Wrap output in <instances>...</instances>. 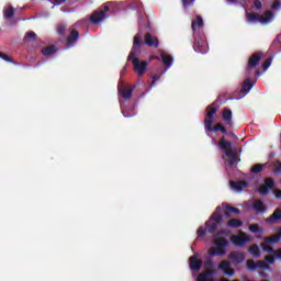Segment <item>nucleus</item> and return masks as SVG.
<instances>
[{
    "instance_id": "34",
    "label": "nucleus",
    "mask_w": 281,
    "mask_h": 281,
    "mask_svg": "<svg viewBox=\"0 0 281 281\" xmlns=\"http://www.w3.org/2000/svg\"><path fill=\"white\" fill-rule=\"evenodd\" d=\"M265 165H255L251 167L250 172L260 173L263 170Z\"/></svg>"
},
{
    "instance_id": "16",
    "label": "nucleus",
    "mask_w": 281,
    "mask_h": 281,
    "mask_svg": "<svg viewBox=\"0 0 281 281\" xmlns=\"http://www.w3.org/2000/svg\"><path fill=\"white\" fill-rule=\"evenodd\" d=\"M160 58L162 61V65L169 69L173 65V57L166 52H160Z\"/></svg>"
},
{
    "instance_id": "44",
    "label": "nucleus",
    "mask_w": 281,
    "mask_h": 281,
    "mask_svg": "<svg viewBox=\"0 0 281 281\" xmlns=\"http://www.w3.org/2000/svg\"><path fill=\"white\" fill-rule=\"evenodd\" d=\"M265 261L268 262L269 265H273L274 263L273 255H267L265 258Z\"/></svg>"
},
{
    "instance_id": "18",
    "label": "nucleus",
    "mask_w": 281,
    "mask_h": 281,
    "mask_svg": "<svg viewBox=\"0 0 281 281\" xmlns=\"http://www.w3.org/2000/svg\"><path fill=\"white\" fill-rule=\"evenodd\" d=\"M280 220H281V207H278V209H274L273 214L268 216L267 223L268 224H276Z\"/></svg>"
},
{
    "instance_id": "20",
    "label": "nucleus",
    "mask_w": 281,
    "mask_h": 281,
    "mask_svg": "<svg viewBox=\"0 0 281 281\" xmlns=\"http://www.w3.org/2000/svg\"><path fill=\"white\" fill-rule=\"evenodd\" d=\"M231 188L235 189L236 192H243L244 189L248 188V183L245 181H231Z\"/></svg>"
},
{
    "instance_id": "53",
    "label": "nucleus",
    "mask_w": 281,
    "mask_h": 281,
    "mask_svg": "<svg viewBox=\"0 0 281 281\" xmlns=\"http://www.w3.org/2000/svg\"><path fill=\"white\" fill-rule=\"evenodd\" d=\"M255 77H260V70L255 71Z\"/></svg>"
},
{
    "instance_id": "45",
    "label": "nucleus",
    "mask_w": 281,
    "mask_h": 281,
    "mask_svg": "<svg viewBox=\"0 0 281 281\" xmlns=\"http://www.w3.org/2000/svg\"><path fill=\"white\" fill-rule=\"evenodd\" d=\"M255 10L260 11L262 8V3L259 0L254 1Z\"/></svg>"
},
{
    "instance_id": "22",
    "label": "nucleus",
    "mask_w": 281,
    "mask_h": 281,
    "mask_svg": "<svg viewBox=\"0 0 281 281\" xmlns=\"http://www.w3.org/2000/svg\"><path fill=\"white\" fill-rule=\"evenodd\" d=\"M221 211H222L221 206H217L216 211L211 214V221H213L217 225H221L223 223V216L220 213Z\"/></svg>"
},
{
    "instance_id": "31",
    "label": "nucleus",
    "mask_w": 281,
    "mask_h": 281,
    "mask_svg": "<svg viewBox=\"0 0 281 281\" xmlns=\"http://www.w3.org/2000/svg\"><path fill=\"white\" fill-rule=\"evenodd\" d=\"M243 226V222L237 218H233L228 222V227L231 228H239Z\"/></svg>"
},
{
    "instance_id": "55",
    "label": "nucleus",
    "mask_w": 281,
    "mask_h": 281,
    "mask_svg": "<svg viewBox=\"0 0 281 281\" xmlns=\"http://www.w3.org/2000/svg\"><path fill=\"white\" fill-rule=\"evenodd\" d=\"M228 135H229L231 137H235V135H234L233 132H231Z\"/></svg>"
},
{
    "instance_id": "1",
    "label": "nucleus",
    "mask_w": 281,
    "mask_h": 281,
    "mask_svg": "<svg viewBox=\"0 0 281 281\" xmlns=\"http://www.w3.org/2000/svg\"><path fill=\"white\" fill-rule=\"evenodd\" d=\"M218 111L217 101L212 102L211 105L206 108V116L204 119V130L205 133H215L220 131L222 134L227 135V128L222 123H217L214 127V114Z\"/></svg>"
},
{
    "instance_id": "32",
    "label": "nucleus",
    "mask_w": 281,
    "mask_h": 281,
    "mask_svg": "<svg viewBox=\"0 0 281 281\" xmlns=\"http://www.w3.org/2000/svg\"><path fill=\"white\" fill-rule=\"evenodd\" d=\"M249 232L252 234H263V231L260 229V226L258 223L250 224L249 225Z\"/></svg>"
},
{
    "instance_id": "4",
    "label": "nucleus",
    "mask_w": 281,
    "mask_h": 281,
    "mask_svg": "<svg viewBox=\"0 0 281 281\" xmlns=\"http://www.w3.org/2000/svg\"><path fill=\"white\" fill-rule=\"evenodd\" d=\"M214 245L216 248H211L209 254L211 257L225 256L228 247V239L221 237L220 235L214 236Z\"/></svg>"
},
{
    "instance_id": "26",
    "label": "nucleus",
    "mask_w": 281,
    "mask_h": 281,
    "mask_svg": "<svg viewBox=\"0 0 281 281\" xmlns=\"http://www.w3.org/2000/svg\"><path fill=\"white\" fill-rule=\"evenodd\" d=\"M252 209L257 213L266 212L267 211V206H266V204L263 203L262 200H255V202L252 204Z\"/></svg>"
},
{
    "instance_id": "6",
    "label": "nucleus",
    "mask_w": 281,
    "mask_h": 281,
    "mask_svg": "<svg viewBox=\"0 0 281 281\" xmlns=\"http://www.w3.org/2000/svg\"><path fill=\"white\" fill-rule=\"evenodd\" d=\"M246 18L249 23H269L273 19V13L270 10H267L262 15L259 13H249L246 11Z\"/></svg>"
},
{
    "instance_id": "2",
    "label": "nucleus",
    "mask_w": 281,
    "mask_h": 281,
    "mask_svg": "<svg viewBox=\"0 0 281 281\" xmlns=\"http://www.w3.org/2000/svg\"><path fill=\"white\" fill-rule=\"evenodd\" d=\"M261 58H262V53H260V52H257L249 57V61H248L247 68H246L248 78L245 79V81L243 82V86L239 90V92L243 95H247L249 93V91L252 89L255 83L251 82L250 71H251V69L256 68L260 64Z\"/></svg>"
},
{
    "instance_id": "47",
    "label": "nucleus",
    "mask_w": 281,
    "mask_h": 281,
    "mask_svg": "<svg viewBox=\"0 0 281 281\" xmlns=\"http://www.w3.org/2000/svg\"><path fill=\"white\" fill-rule=\"evenodd\" d=\"M246 0H227L228 3L231 4H243Z\"/></svg>"
},
{
    "instance_id": "23",
    "label": "nucleus",
    "mask_w": 281,
    "mask_h": 281,
    "mask_svg": "<svg viewBox=\"0 0 281 281\" xmlns=\"http://www.w3.org/2000/svg\"><path fill=\"white\" fill-rule=\"evenodd\" d=\"M134 90H135V86H132L128 89H119V94L125 100H127L132 98Z\"/></svg>"
},
{
    "instance_id": "28",
    "label": "nucleus",
    "mask_w": 281,
    "mask_h": 281,
    "mask_svg": "<svg viewBox=\"0 0 281 281\" xmlns=\"http://www.w3.org/2000/svg\"><path fill=\"white\" fill-rule=\"evenodd\" d=\"M205 225L209 234H214L218 229V224L215 222H211V220L205 222Z\"/></svg>"
},
{
    "instance_id": "49",
    "label": "nucleus",
    "mask_w": 281,
    "mask_h": 281,
    "mask_svg": "<svg viewBox=\"0 0 281 281\" xmlns=\"http://www.w3.org/2000/svg\"><path fill=\"white\" fill-rule=\"evenodd\" d=\"M57 5L65 4L67 0H54Z\"/></svg>"
},
{
    "instance_id": "39",
    "label": "nucleus",
    "mask_w": 281,
    "mask_h": 281,
    "mask_svg": "<svg viewBox=\"0 0 281 281\" xmlns=\"http://www.w3.org/2000/svg\"><path fill=\"white\" fill-rule=\"evenodd\" d=\"M207 233V227L198 228V238H202Z\"/></svg>"
},
{
    "instance_id": "57",
    "label": "nucleus",
    "mask_w": 281,
    "mask_h": 281,
    "mask_svg": "<svg viewBox=\"0 0 281 281\" xmlns=\"http://www.w3.org/2000/svg\"><path fill=\"white\" fill-rule=\"evenodd\" d=\"M125 115V117H128V115H126V114H124Z\"/></svg>"
},
{
    "instance_id": "15",
    "label": "nucleus",
    "mask_w": 281,
    "mask_h": 281,
    "mask_svg": "<svg viewBox=\"0 0 281 281\" xmlns=\"http://www.w3.org/2000/svg\"><path fill=\"white\" fill-rule=\"evenodd\" d=\"M232 262H235L236 265H240L245 261L246 255L240 251H232L228 256Z\"/></svg>"
},
{
    "instance_id": "27",
    "label": "nucleus",
    "mask_w": 281,
    "mask_h": 281,
    "mask_svg": "<svg viewBox=\"0 0 281 281\" xmlns=\"http://www.w3.org/2000/svg\"><path fill=\"white\" fill-rule=\"evenodd\" d=\"M79 40V32L77 30H72L67 37V44L72 45L76 44Z\"/></svg>"
},
{
    "instance_id": "7",
    "label": "nucleus",
    "mask_w": 281,
    "mask_h": 281,
    "mask_svg": "<svg viewBox=\"0 0 281 281\" xmlns=\"http://www.w3.org/2000/svg\"><path fill=\"white\" fill-rule=\"evenodd\" d=\"M132 65L134 67V71L139 76H144L147 71V68L149 66V63L146 60H139L138 57L133 56L132 58Z\"/></svg>"
},
{
    "instance_id": "24",
    "label": "nucleus",
    "mask_w": 281,
    "mask_h": 281,
    "mask_svg": "<svg viewBox=\"0 0 281 281\" xmlns=\"http://www.w3.org/2000/svg\"><path fill=\"white\" fill-rule=\"evenodd\" d=\"M58 52V48L55 45H49L47 47L42 48V54L45 57L54 56Z\"/></svg>"
},
{
    "instance_id": "52",
    "label": "nucleus",
    "mask_w": 281,
    "mask_h": 281,
    "mask_svg": "<svg viewBox=\"0 0 281 281\" xmlns=\"http://www.w3.org/2000/svg\"><path fill=\"white\" fill-rule=\"evenodd\" d=\"M276 172H277V173H281V165H279L278 167H276Z\"/></svg>"
},
{
    "instance_id": "3",
    "label": "nucleus",
    "mask_w": 281,
    "mask_h": 281,
    "mask_svg": "<svg viewBox=\"0 0 281 281\" xmlns=\"http://www.w3.org/2000/svg\"><path fill=\"white\" fill-rule=\"evenodd\" d=\"M196 26L199 29H202L204 26V22L201 16H198V19H195L191 23V30L193 32V49L196 53L205 54L207 53V42L200 36H195Z\"/></svg>"
},
{
    "instance_id": "50",
    "label": "nucleus",
    "mask_w": 281,
    "mask_h": 281,
    "mask_svg": "<svg viewBox=\"0 0 281 281\" xmlns=\"http://www.w3.org/2000/svg\"><path fill=\"white\" fill-rule=\"evenodd\" d=\"M274 196H276L277 199H281V190H276V191H274Z\"/></svg>"
},
{
    "instance_id": "8",
    "label": "nucleus",
    "mask_w": 281,
    "mask_h": 281,
    "mask_svg": "<svg viewBox=\"0 0 281 281\" xmlns=\"http://www.w3.org/2000/svg\"><path fill=\"white\" fill-rule=\"evenodd\" d=\"M143 45L144 42L142 41L140 33H137L136 36H134L133 38L132 52L127 56V60H131V58L136 57L138 52H140Z\"/></svg>"
},
{
    "instance_id": "33",
    "label": "nucleus",
    "mask_w": 281,
    "mask_h": 281,
    "mask_svg": "<svg viewBox=\"0 0 281 281\" xmlns=\"http://www.w3.org/2000/svg\"><path fill=\"white\" fill-rule=\"evenodd\" d=\"M265 186L267 187L268 191L273 190L276 188V182H274L273 178H266Z\"/></svg>"
},
{
    "instance_id": "14",
    "label": "nucleus",
    "mask_w": 281,
    "mask_h": 281,
    "mask_svg": "<svg viewBox=\"0 0 281 281\" xmlns=\"http://www.w3.org/2000/svg\"><path fill=\"white\" fill-rule=\"evenodd\" d=\"M215 274V270L207 268L204 272L198 274V281H216L212 279Z\"/></svg>"
},
{
    "instance_id": "37",
    "label": "nucleus",
    "mask_w": 281,
    "mask_h": 281,
    "mask_svg": "<svg viewBox=\"0 0 281 281\" xmlns=\"http://www.w3.org/2000/svg\"><path fill=\"white\" fill-rule=\"evenodd\" d=\"M25 38H27V41H36L37 38V35L35 32L33 31H29L26 34H25Z\"/></svg>"
},
{
    "instance_id": "11",
    "label": "nucleus",
    "mask_w": 281,
    "mask_h": 281,
    "mask_svg": "<svg viewBox=\"0 0 281 281\" xmlns=\"http://www.w3.org/2000/svg\"><path fill=\"white\" fill-rule=\"evenodd\" d=\"M189 265H190V269L194 272H200L201 268L203 266V261L201 258H199V255H192L189 258Z\"/></svg>"
},
{
    "instance_id": "59",
    "label": "nucleus",
    "mask_w": 281,
    "mask_h": 281,
    "mask_svg": "<svg viewBox=\"0 0 281 281\" xmlns=\"http://www.w3.org/2000/svg\"><path fill=\"white\" fill-rule=\"evenodd\" d=\"M246 281H251V280H246Z\"/></svg>"
},
{
    "instance_id": "40",
    "label": "nucleus",
    "mask_w": 281,
    "mask_h": 281,
    "mask_svg": "<svg viewBox=\"0 0 281 281\" xmlns=\"http://www.w3.org/2000/svg\"><path fill=\"white\" fill-rule=\"evenodd\" d=\"M182 5L184 9L194 5V0H182Z\"/></svg>"
},
{
    "instance_id": "35",
    "label": "nucleus",
    "mask_w": 281,
    "mask_h": 281,
    "mask_svg": "<svg viewBox=\"0 0 281 281\" xmlns=\"http://www.w3.org/2000/svg\"><path fill=\"white\" fill-rule=\"evenodd\" d=\"M67 30V25L65 24H58L57 32L60 36L65 37V32Z\"/></svg>"
},
{
    "instance_id": "38",
    "label": "nucleus",
    "mask_w": 281,
    "mask_h": 281,
    "mask_svg": "<svg viewBox=\"0 0 281 281\" xmlns=\"http://www.w3.org/2000/svg\"><path fill=\"white\" fill-rule=\"evenodd\" d=\"M258 192H259L260 195H267L269 193V189L266 187V184H262L258 189Z\"/></svg>"
},
{
    "instance_id": "51",
    "label": "nucleus",
    "mask_w": 281,
    "mask_h": 281,
    "mask_svg": "<svg viewBox=\"0 0 281 281\" xmlns=\"http://www.w3.org/2000/svg\"><path fill=\"white\" fill-rule=\"evenodd\" d=\"M150 59L161 60V55H160V56H156V55H154V56H151V57H150Z\"/></svg>"
},
{
    "instance_id": "46",
    "label": "nucleus",
    "mask_w": 281,
    "mask_h": 281,
    "mask_svg": "<svg viewBox=\"0 0 281 281\" xmlns=\"http://www.w3.org/2000/svg\"><path fill=\"white\" fill-rule=\"evenodd\" d=\"M227 211L236 213V214H240V209H238V207L227 206Z\"/></svg>"
},
{
    "instance_id": "13",
    "label": "nucleus",
    "mask_w": 281,
    "mask_h": 281,
    "mask_svg": "<svg viewBox=\"0 0 281 281\" xmlns=\"http://www.w3.org/2000/svg\"><path fill=\"white\" fill-rule=\"evenodd\" d=\"M145 45L149 48H159V40L158 37L151 35V33L147 32L144 37Z\"/></svg>"
},
{
    "instance_id": "58",
    "label": "nucleus",
    "mask_w": 281,
    "mask_h": 281,
    "mask_svg": "<svg viewBox=\"0 0 281 281\" xmlns=\"http://www.w3.org/2000/svg\"><path fill=\"white\" fill-rule=\"evenodd\" d=\"M233 281H239V280H233Z\"/></svg>"
},
{
    "instance_id": "60",
    "label": "nucleus",
    "mask_w": 281,
    "mask_h": 281,
    "mask_svg": "<svg viewBox=\"0 0 281 281\" xmlns=\"http://www.w3.org/2000/svg\"><path fill=\"white\" fill-rule=\"evenodd\" d=\"M262 281H267V280H262Z\"/></svg>"
},
{
    "instance_id": "48",
    "label": "nucleus",
    "mask_w": 281,
    "mask_h": 281,
    "mask_svg": "<svg viewBox=\"0 0 281 281\" xmlns=\"http://www.w3.org/2000/svg\"><path fill=\"white\" fill-rule=\"evenodd\" d=\"M205 268L206 269H212L213 267V261L212 260H206L205 263H204Z\"/></svg>"
},
{
    "instance_id": "30",
    "label": "nucleus",
    "mask_w": 281,
    "mask_h": 281,
    "mask_svg": "<svg viewBox=\"0 0 281 281\" xmlns=\"http://www.w3.org/2000/svg\"><path fill=\"white\" fill-rule=\"evenodd\" d=\"M13 15H14V9L12 7H9L5 10H3V18L5 20H11Z\"/></svg>"
},
{
    "instance_id": "42",
    "label": "nucleus",
    "mask_w": 281,
    "mask_h": 281,
    "mask_svg": "<svg viewBox=\"0 0 281 281\" xmlns=\"http://www.w3.org/2000/svg\"><path fill=\"white\" fill-rule=\"evenodd\" d=\"M161 76H162V72H159V74H157V75H154V76L151 77V85H155L156 81L160 80V79H161Z\"/></svg>"
},
{
    "instance_id": "17",
    "label": "nucleus",
    "mask_w": 281,
    "mask_h": 281,
    "mask_svg": "<svg viewBox=\"0 0 281 281\" xmlns=\"http://www.w3.org/2000/svg\"><path fill=\"white\" fill-rule=\"evenodd\" d=\"M270 243H261V249L266 251L267 254H272L277 258H281V250H276L272 248V246L269 245Z\"/></svg>"
},
{
    "instance_id": "21",
    "label": "nucleus",
    "mask_w": 281,
    "mask_h": 281,
    "mask_svg": "<svg viewBox=\"0 0 281 281\" xmlns=\"http://www.w3.org/2000/svg\"><path fill=\"white\" fill-rule=\"evenodd\" d=\"M263 241L270 243V244L280 243L281 241V227L279 228L277 234L271 235L270 237H263Z\"/></svg>"
},
{
    "instance_id": "12",
    "label": "nucleus",
    "mask_w": 281,
    "mask_h": 281,
    "mask_svg": "<svg viewBox=\"0 0 281 281\" xmlns=\"http://www.w3.org/2000/svg\"><path fill=\"white\" fill-rule=\"evenodd\" d=\"M109 11H110V7L105 5L103 10L95 11L94 13H92V15L90 16V21L94 24L100 23L105 19V13Z\"/></svg>"
},
{
    "instance_id": "56",
    "label": "nucleus",
    "mask_w": 281,
    "mask_h": 281,
    "mask_svg": "<svg viewBox=\"0 0 281 281\" xmlns=\"http://www.w3.org/2000/svg\"><path fill=\"white\" fill-rule=\"evenodd\" d=\"M221 281H229V280H227V279H223V280H221Z\"/></svg>"
},
{
    "instance_id": "29",
    "label": "nucleus",
    "mask_w": 281,
    "mask_h": 281,
    "mask_svg": "<svg viewBox=\"0 0 281 281\" xmlns=\"http://www.w3.org/2000/svg\"><path fill=\"white\" fill-rule=\"evenodd\" d=\"M249 254L252 255L256 258L260 257V248L258 245H251L249 247Z\"/></svg>"
},
{
    "instance_id": "10",
    "label": "nucleus",
    "mask_w": 281,
    "mask_h": 281,
    "mask_svg": "<svg viewBox=\"0 0 281 281\" xmlns=\"http://www.w3.org/2000/svg\"><path fill=\"white\" fill-rule=\"evenodd\" d=\"M217 269L224 271L225 277H234L235 270L232 268L231 261L222 260L221 263L217 266Z\"/></svg>"
},
{
    "instance_id": "5",
    "label": "nucleus",
    "mask_w": 281,
    "mask_h": 281,
    "mask_svg": "<svg viewBox=\"0 0 281 281\" xmlns=\"http://www.w3.org/2000/svg\"><path fill=\"white\" fill-rule=\"evenodd\" d=\"M218 148L224 151L226 157L229 158V165L234 166L237 160V155L233 150V143L223 136L220 138Z\"/></svg>"
},
{
    "instance_id": "41",
    "label": "nucleus",
    "mask_w": 281,
    "mask_h": 281,
    "mask_svg": "<svg viewBox=\"0 0 281 281\" xmlns=\"http://www.w3.org/2000/svg\"><path fill=\"white\" fill-rule=\"evenodd\" d=\"M0 58H2V60H5L8 61L9 64H12V57L8 56L7 54L4 53H0Z\"/></svg>"
},
{
    "instance_id": "19",
    "label": "nucleus",
    "mask_w": 281,
    "mask_h": 281,
    "mask_svg": "<svg viewBox=\"0 0 281 281\" xmlns=\"http://www.w3.org/2000/svg\"><path fill=\"white\" fill-rule=\"evenodd\" d=\"M231 240L235 246L243 247L248 241V238L241 235H233Z\"/></svg>"
},
{
    "instance_id": "9",
    "label": "nucleus",
    "mask_w": 281,
    "mask_h": 281,
    "mask_svg": "<svg viewBox=\"0 0 281 281\" xmlns=\"http://www.w3.org/2000/svg\"><path fill=\"white\" fill-rule=\"evenodd\" d=\"M247 269L249 271H256V270H269L270 266L267 265V261L263 260H258L257 262L254 261L252 259L247 260L246 262Z\"/></svg>"
},
{
    "instance_id": "25",
    "label": "nucleus",
    "mask_w": 281,
    "mask_h": 281,
    "mask_svg": "<svg viewBox=\"0 0 281 281\" xmlns=\"http://www.w3.org/2000/svg\"><path fill=\"white\" fill-rule=\"evenodd\" d=\"M233 119V112L231 109L224 108L223 110V120L225 121L226 125H233L232 122Z\"/></svg>"
},
{
    "instance_id": "54",
    "label": "nucleus",
    "mask_w": 281,
    "mask_h": 281,
    "mask_svg": "<svg viewBox=\"0 0 281 281\" xmlns=\"http://www.w3.org/2000/svg\"><path fill=\"white\" fill-rule=\"evenodd\" d=\"M261 278H267V273L260 272Z\"/></svg>"
},
{
    "instance_id": "43",
    "label": "nucleus",
    "mask_w": 281,
    "mask_h": 281,
    "mask_svg": "<svg viewBox=\"0 0 281 281\" xmlns=\"http://www.w3.org/2000/svg\"><path fill=\"white\" fill-rule=\"evenodd\" d=\"M281 3L280 0H274V2L271 5V10H280Z\"/></svg>"
},
{
    "instance_id": "36",
    "label": "nucleus",
    "mask_w": 281,
    "mask_h": 281,
    "mask_svg": "<svg viewBox=\"0 0 281 281\" xmlns=\"http://www.w3.org/2000/svg\"><path fill=\"white\" fill-rule=\"evenodd\" d=\"M272 64V57H268V59L265 60V63L261 66V69L263 71H267V69L271 66Z\"/></svg>"
}]
</instances>
